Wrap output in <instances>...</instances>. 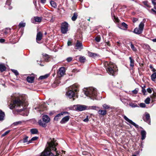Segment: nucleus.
I'll return each instance as SVG.
<instances>
[{
    "label": "nucleus",
    "mask_w": 156,
    "mask_h": 156,
    "mask_svg": "<svg viewBox=\"0 0 156 156\" xmlns=\"http://www.w3.org/2000/svg\"><path fill=\"white\" fill-rule=\"evenodd\" d=\"M58 145L55 139H50L47 143V147L42 152L40 156H59V154L56 151L55 147Z\"/></svg>",
    "instance_id": "nucleus-1"
},
{
    "label": "nucleus",
    "mask_w": 156,
    "mask_h": 156,
    "mask_svg": "<svg viewBox=\"0 0 156 156\" xmlns=\"http://www.w3.org/2000/svg\"><path fill=\"white\" fill-rule=\"evenodd\" d=\"M12 101L9 108L11 109L23 106L24 101L22 100V97L18 94H13L12 96Z\"/></svg>",
    "instance_id": "nucleus-2"
},
{
    "label": "nucleus",
    "mask_w": 156,
    "mask_h": 156,
    "mask_svg": "<svg viewBox=\"0 0 156 156\" xmlns=\"http://www.w3.org/2000/svg\"><path fill=\"white\" fill-rule=\"evenodd\" d=\"M107 72L110 75L115 76L117 74L118 69L116 66L111 62H106L105 64Z\"/></svg>",
    "instance_id": "nucleus-3"
},
{
    "label": "nucleus",
    "mask_w": 156,
    "mask_h": 156,
    "mask_svg": "<svg viewBox=\"0 0 156 156\" xmlns=\"http://www.w3.org/2000/svg\"><path fill=\"white\" fill-rule=\"evenodd\" d=\"M83 92L85 95L93 100L97 99L98 92L97 90L93 87H89L85 88Z\"/></svg>",
    "instance_id": "nucleus-4"
},
{
    "label": "nucleus",
    "mask_w": 156,
    "mask_h": 156,
    "mask_svg": "<svg viewBox=\"0 0 156 156\" xmlns=\"http://www.w3.org/2000/svg\"><path fill=\"white\" fill-rule=\"evenodd\" d=\"M70 90L66 93L67 97L70 98H74L76 96H77V93L79 90V85L77 84H75L69 88Z\"/></svg>",
    "instance_id": "nucleus-5"
},
{
    "label": "nucleus",
    "mask_w": 156,
    "mask_h": 156,
    "mask_svg": "<svg viewBox=\"0 0 156 156\" xmlns=\"http://www.w3.org/2000/svg\"><path fill=\"white\" fill-rule=\"evenodd\" d=\"M42 120L40 119L39 120V125L44 127L46 126V123L49 122L50 120L49 117L47 115H44L42 117Z\"/></svg>",
    "instance_id": "nucleus-6"
},
{
    "label": "nucleus",
    "mask_w": 156,
    "mask_h": 156,
    "mask_svg": "<svg viewBox=\"0 0 156 156\" xmlns=\"http://www.w3.org/2000/svg\"><path fill=\"white\" fill-rule=\"evenodd\" d=\"M144 26V22H141L139 24V27L135 28L133 31V32L137 34H141L143 31Z\"/></svg>",
    "instance_id": "nucleus-7"
},
{
    "label": "nucleus",
    "mask_w": 156,
    "mask_h": 156,
    "mask_svg": "<svg viewBox=\"0 0 156 156\" xmlns=\"http://www.w3.org/2000/svg\"><path fill=\"white\" fill-rule=\"evenodd\" d=\"M73 109L76 110L81 111L89 109V108L87 106L85 105H77L73 106Z\"/></svg>",
    "instance_id": "nucleus-8"
},
{
    "label": "nucleus",
    "mask_w": 156,
    "mask_h": 156,
    "mask_svg": "<svg viewBox=\"0 0 156 156\" xmlns=\"http://www.w3.org/2000/svg\"><path fill=\"white\" fill-rule=\"evenodd\" d=\"M68 24L66 22L62 23L61 24V30L62 33L66 34L68 30Z\"/></svg>",
    "instance_id": "nucleus-9"
},
{
    "label": "nucleus",
    "mask_w": 156,
    "mask_h": 156,
    "mask_svg": "<svg viewBox=\"0 0 156 156\" xmlns=\"http://www.w3.org/2000/svg\"><path fill=\"white\" fill-rule=\"evenodd\" d=\"M123 118L126 121H127V122H128L132 125H133L136 128H140V129H142V127H139L138 125L136 124L135 122H133L132 120L129 119L126 116L124 115L123 116Z\"/></svg>",
    "instance_id": "nucleus-10"
},
{
    "label": "nucleus",
    "mask_w": 156,
    "mask_h": 156,
    "mask_svg": "<svg viewBox=\"0 0 156 156\" xmlns=\"http://www.w3.org/2000/svg\"><path fill=\"white\" fill-rule=\"evenodd\" d=\"M65 73V68L64 67H62L59 69V71L58 73V76L59 77H62L64 75Z\"/></svg>",
    "instance_id": "nucleus-11"
},
{
    "label": "nucleus",
    "mask_w": 156,
    "mask_h": 156,
    "mask_svg": "<svg viewBox=\"0 0 156 156\" xmlns=\"http://www.w3.org/2000/svg\"><path fill=\"white\" fill-rule=\"evenodd\" d=\"M75 48L76 49L79 50L80 51L83 49L82 43L77 40L75 45Z\"/></svg>",
    "instance_id": "nucleus-12"
},
{
    "label": "nucleus",
    "mask_w": 156,
    "mask_h": 156,
    "mask_svg": "<svg viewBox=\"0 0 156 156\" xmlns=\"http://www.w3.org/2000/svg\"><path fill=\"white\" fill-rule=\"evenodd\" d=\"M145 114V117L143 118V120L144 121L150 124L151 122L150 115L147 112H146Z\"/></svg>",
    "instance_id": "nucleus-13"
},
{
    "label": "nucleus",
    "mask_w": 156,
    "mask_h": 156,
    "mask_svg": "<svg viewBox=\"0 0 156 156\" xmlns=\"http://www.w3.org/2000/svg\"><path fill=\"white\" fill-rule=\"evenodd\" d=\"M42 34L41 32H38L37 33L36 40L37 41V42L38 41H40L42 38Z\"/></svg>",
    "instance_id": "nucleus-14"
},
{
    "label": "nucleus",
    "mask_w": 156,
    "mask_h": 156,
    "mask_svg": "<svg viewBox=\"0 0 156 156\" xmlns=\"http://www.w3.org/2000/svg\"><path fill=\"white\" fill-rule=\"evenodd\" d=\"M130 60V66L132 69H133L134 66V60L131 57L129 58Z\"/></svg>",
    "instance_id": "nucleus-15"
},
{
    "label": "nucleus",
    "mask_w": 156,
    "mask_h": 156,
    "mask_svg": "<svg viewBox=\"0 0 156 156\" xmlns=\"http://www.w3.org/2000/svg\"><path fill=\"white\" fill-rule=\"evenodd\" d=\"M69 116H66L62 118L60 122L62 124L64 123L67 122L69 120Z\"/></svg>",
    "instance_id": "nucleus-16"
},
{
    "label": "nucleus",
    "mask_w": 156,
    "mask_h": 156,
    "mask_svg": "<svg viewBox=\"0 0 156 156\" xmlns=\"http://www.w3.org/2000/svg\"><path fill=\"white\" fill-rule=\"evenodd\" d=\"M98 113L100 115L104 116L107 114V111L105 110H99L98 111Z\"/></svg>",
    "instance_id": "nucleus-17"
},
{
    "label": "nucleus",
    "mask_w": 156,
    "mask_h": 156,
    "mask_svg": "<svg viewBox=\"0 0 156 156\" xmlns=\"http://www.w3.org/2000/svg\"><path fill=\"white\" fill-rule=\"evenodd\" d=\"M141 139L142 140H144L146 137V132L144 130H142L141 132Z\"/></svg>",
    "instance_id": "nucleus-18"
},
{
    "label": "nucleus",
    "mask_w": 156,
    "mask_h": 156,
    "mask_svg": "<svg viewBox=\"0 0 156 156\" xmlns=\"http://www.w3.org/2000/svg\"><path fill=\"white\" fill-rule=\"evenodd\" d=\"M34 77L33 76H29L27 78V80L29 83H32L33 82Z\"/></svg>",
    "instance_id": "nucleus-19"
},
{
    "label": "nucleus",
    "mask_w": 156,
    "mask_h": 156,
    "mask_svg": "<svg viewBox=\"0 0 156 156\" xmlns=\"http://www.w3.org/2000/svg\"><path fill=\"white\" fill-rule=\"evenodd\" d=\"M5 116L4 113L0 109V121H2L4 119Z\"/></svg>",
    "instance_id": "nucleus-20"
},
{
    "label": "nucleus",
    "mask_w": 156,
    "mask_h": 156,
    "mask_svg": "<svg viewBox=\"0 0 156 156\" xmlns=\"http://www.w3.org/2000/svg\"><path fill=\"white\" fill-rule=\"evenodd\" d=\"M43 58L44 59V60L46 62H48L49 61V56L48 55L45 54L44 55H43Z\"/></svg>",
    "instance_id": "nucleus-21"
},
{
    "label": "nucleus",
    "mask_w": 156,
    "mask_h": 156,
    "mask_svg": "<svg viewBox=\"0 0 156 156\" xmlns=\"http://www.w3.org/2000/svg\"><path fill=\"white\" fill-rule=\"evenodd\" d=\"M78 15L77 13L76 12H75L73 14V16H72L71 18L72 20L73 21H75L76 20L77 18Z\"/></svg>",
    "instance_id": "nucleus-22"
},
{
    "label": "nucleus",
    "mask_w": 156,
    "mask_h": 156,
    "mask_svg": "<svg viewBox=\"0 0 156 156\" xmlns=\"http://www.w3.org/2000/svg\"><path fill=\"white\" fill-rule=\"evenodd\" d=\"M6 68L3 65L0 64V71L1 72H3L5 70Z\"/></svg>",
    "instance_id": "nucleus-23"
},
{
    "label": "nucleus",
    "mask_w": 156,
    "mask_h": 156,
    "mask_svg": "<svg viewBox=\"0 0 156 156\" xmlns=\"http://www.w3.org/2000/svg\"><path fill=\"white\" fill-rule=\"evenodd\" d=\"M63 114L62 112L60 113L57 114L54 118V119L55 120H58L59 119H60V117L61 115H62Z\"/></svg>",
    "instance_id": "nucleus-24"
},
{
    "label": "nucleus",
    "mask_w": 156,
    "mask_h": 156,
    "mask_svg": "<svg viewBox=\"0 0 156 156\" xmlns=\"http://www.w3.org/2000/svg\"><path fill=\"white\" fill-rule=\"evenodd\" d=\"M30 132L31 133L33 134H37L38 132V130L36 129H31Z\"/></svg>",
    "instance_id": "nucleus-25"
},
{
    "label": "nucleus",
    "mask_w": 156,
    "mask_h": 156,
    "mask_svg": "<svg viewBox=\"0 0 156 156\" xmlns=\"http://www.w3.org/2000/svg\"><path fill=\"white\" fill-rule=\"evenodd\" d=\"M113 20L115 22L118 23L119 21V20L117 17H116L114 14L112 15Z\"/></svg>",
    "instance_id": "nucleus-26"
},
{
    "label": "nucleus",
    "mask_w": 156,
    "mask_h": 156,
    "mask_svg": "<svg viewBox=\"0 0 156 156\" xmlns=\"http://www.w3.org/2000/svg\"><path fill=\"white\" fill-rule=\"evenodd\" d=\"M151 80L153 81H154L155 80V79H156V72H155L153 73L151 76Z\"/></svg>",
    "instance_id": "nucleus-27"
},
{
    "label": "nucleus",
    "mask_w": 156,
    "mask_h": 156,
    "mask_svg": "<svg viewBox=\"0 0 156 156\" xmlns=\"http://www.w3.org/2000/svg\"><path fill=\"white\" fill-rule=\"evenodd\" d=\"M50 3L52 7L56 8L57 7V5L56 3L53 1H51L50 2Z\"/></svg>",
    "instance_id": "nucleus-28"
},
{
    "label": "nucleus",
    "mask_w": 156,
    "mask_h": 156,
    "mask_svg": "<svg viewBox=\"0 0 156 156\" xmlns=\"http://www.w3.org/2000/svg\"><path fill=\"white\" fill-rule=\"evenodd\" d=\"M129 105L132 108L139 107V106L135 103L131 102L129 103Z\"/></svg>",
    "instance_id": "nucleus-29"
},
{
    "label": "nucleus",
    "mask_w": 156,
    "mask_h": 156,
    "mask_svg": "<svg viewBox=\"0 0 156 156\" xmlns=\"http://www.w3.org/2000/svg\"><path fill=\"white\" fill-rule=\"evenodd\" d=\"M34 20L36 22H40L41 21L42 18L41 17L37 16L34 17Z\"/></svg>",
    "instance_id": "nucleus-30"
},
{
    "label": "nucleus",
    "mask_w": 156,
    "mask_h": 156,
    "mask_svg": "<svg viewBox=\"0 0 156 156\" xmlns=\"http://www.w3.org/2000/svg\"><path fill=\"white\" fill-rule=\"evenodd\" d=\"M49 74H47L44 76H41L39 79L40 80H42L46 79L48 78L49 76Z\"/></svg>",
    "instance_id": "nucleus-31"
},
{
    "label": "nucleus",
    "mask_w": 156,
    "mask_h": 156,
    "mask_svg": "<svg viewBox=\"0 0 156 156\" xmlns=\"http://www.w3.org/2000/svg\"><path fill=\"white\" fill-rule=\"evenodd\" d=\"M85 60V58L83 56H80L79 58V60L81 63L84 62Z\"/></svg>",
    "instance_id": "nucleus-32"
},
{
    "label": "nucleus",
    "mask_w": 156,
    "mask_h": 156,
    "mask_svg": "<svg viewBox=\"0 0 156 156\" xmlns=\"http://www.w3.org/2000/svg\"><path fill=\"white\" fill-rule=\"evenodd\" d=\"M102 107L103 108L105 109V110L106 109H109L110 108V106L107 105L106 104H104L102 105Z\"/></svg>",
    "instance_id": "nucleus-33"
},
{
    "label": "nucleus",
    "mask_w": 156,
    "mask_h": 156,
    "mask_svg": "<svg viewBox=\"0 0 156 156\" xmlns=\"http://www.w3.org/2000/svg\"><path fill=\"white\" fill-rule=\"evenodd\" d=\"M156 97V93H154L153 94L151 95V98L152 99V100H154Z\"/></svg>",
    "instance_id": "nucleus-34"
},
{
    "label": "nucleus",
    "mask_w": 156,
    "mask_h": 156,
    "mask_svg": "<svg viewBox=\"0 0 156 156\" xmlns=\"http://www.w3.org/2000/svg\"><path fill=\"white\" fill-rule=\"evenodd\" d=\"M101 38L100 36H98L95 38V40L98 42L100 41Z\"/></svg>",
    "instance_id": "nucleus-35"
},
{
    "label": "nucleus",
    "mask_w": 156,
    "mask_h": 156,
    "mask_svg": "<svg viewBox=\"0 0 156 156\" xmlns=\"http://www.w3.org/2000/svg\"><path fill=\"white\" fill-rule=\"evenodd\" d=\"M130 47L133 51H136V48L134 46V45L132 43H131Z\"/></svg>",
    "instance_id": "nucleus-36"
},
{
    "label": "nucleus",
    "mask_w": 156,
    "mask_h": 156,
    "mask_svg": "<svg viewBox=\"0 0 156 156\" xmlns=\"http://www.w3.org/2000/svg\"><path fill=\"white\" fill-rule=\"evenodd\" d=\"M150 99L149 97H147L145 100V102L146 104H149L150 103Z\"/></svg>",
    "instance_id": "nucleus-37"
},
{
    "label": "nucleus",
    "mask_w": 156,
    "mask_h": 156,
    "mask_svg": "<svg viewBox=\"0 0 156 156\" xmlns=\"http://www.w3.org/2000/svg\"><path fill=\"white\" fill-rule=\"evenodd\" d=\"M19 26L20 27H24L25 26V23L21 22L19 23Z\"/></svg>",
    "instance_id": "nucleus-38"
},
{
    "label": "nucleus",
    "mask_w": 156,
    "mask_h": 156,
    "mask_svg": "<svg viewBox=\"0 0 156 156\" xmlns=\"http://www.w3.org/2000/svg\"><path fill=\"white\" fill-rule=\"evenodd\" d=\"M88 55L92 57H95L97 55V54L92 52H89Z\"/></svg>",
    "instance_id": "nucleus-39"
},
{
    "label": "nucleus",
    "mask_w": 156,
    "mask_h": 156,
    "mask_svg": "<svg viewBox=\"0 0 156 156\" xmlns=\"http://www.w3.org/2000/svg\"><path fill=\"white\" fill-rule=\"evenodd\" d=\"M28 137L27 136H26L23 139V143H27L28 142Z\"/></svg>",
    "instance_id": "nucleus-40"
},
{
    "label": "nucleus",
    "mask_w": 156,
    "mask_h": 156,
    "mask_svg": "<svg viewBox=\"0 0 156 156\" xmlns=\"http://www.w3.org/2000/svg\"><path fill=\"white\" fill-rule=\"evenodd\" d=\"M12 71L15 74L16 76H18L19 75V73L17 70L15 69H11Z\"/></svg>",
    "instance_id": "nucleus-41"
},
{
    "label": "nucleus",
    "mask_w": 156,
    "mask_h": 156,
    "mask_svg": "<svg viewBox=\"0 0 156 156\" xmlns=\"http://www.w3.org/2000/svg\"><path fill=\"white\" fill-rule=\"evenodd\" d=\"M10 132V130H8L6 131L5 133H4L3 134L2 136H1L2 137H4L6 135H7V134H8L9 132Z\"/></svg>",
    "instance_id": "nucleus-42"
},
{
    "label": "nucleus",
    "mask_w": 156,
    "mask_h": 156,
    "mask_svg": "<svg viewBox=\"0 0 156 156\" xmlns=\"http://www.w3.org/2000/svg\"><path fill=\"white\" fill-rule=\"evenodd\" d=\"M90 108V109H94L96 110H97L99 108L98 107L96 106H92Z\"/></svg>",
    "instance_id": "nucleus-43"
},
{
    "label": "nucleus",
    "mask_w": 156,
    "mask_h": 156,
    "mask_svg": "<svg viewBox=\"0 0 156 156\" xmlns=\"http://www.w3.org/2000/svg\"><path fill=\"white\" fill-rule=\"evenodd\" d=\"M139 89L138 88H136L134 90L132 91V93L134 94H136L138 93Z\"/></svg>",
    "instance_id": "nucleus-44"
},
{
    "label": "nucleus",
    "mask_w": 156,
    "mask_h": 156,
    "mask_svg": "<svg viewBox=\"0 0 156 156\" xmlns=\"http://www.w3.org/2000/svg\"><path fill=\"white\" fill-rule=\"evenodd\" d=\"M22 123V122L20 121L16 122L13 123V125L14 126H17L19 124H20Z\"/></svg>",
    "instance_id": "nucleus-45"
},
{
    "label": "nucleus",
    "mask_w": 156,
    "mask_h": 156,
    "mask_svg": "<svg viewBox=\"0 0 156 156\" xmlns=\"http://www.w3.org/2000/svg\"><path fill=\"white\" fill-rule=\"evenodd\" d=\"M122 26H123V27L126 28H128L127 25L124 22H122Z\"/></svg>",
    "instance_id": "nucleus-46"
},
{
    "label": "nucleus",
    "mask_w": 156,
    "mask_h": 156,
    "mask_svg": "<svg viewBox=\"0 0 156 156\" xmlns=\"http://www.w3.org/2000/svg\"><path fill=\"white\" fill-rule=\"evenodd\" d=\"M149 67L151 69V71L152 72H154L156 71V69L153 68V66L151 65H150Z\"/></svg>",
    "instance_id": "nucleus-47"
},
{
    "label": "nucleus",
    "mask_w": 156,
    "mask_h": 156,
    "mask_svg": "<svg viewBox=\"0 0 156 156\" xmlns=\"http://www.w3.org/2000/svg\"><path fill=\"white\" fill-rule=\"evenodd\" d=\"M145 87V86H144V87H142V93H143L144 94H145L146 92V90L144 88Z\"/></svg>",
    "instance_id": "nucleus-48"
},
{
    "label": "nucleus",
    "mask_w": 156,
    "mask_h": 156,
    "mask_svg": "<svg viewBox=\"0 0 156 156\" xmlns=\"http://www.w3.org/2000/svg\"><path fill=\"white\" fill-rule=\"evenodd\" d=\"M10 31V29H8V28H6L4 32L6 34H7L9 33V32Z\"/></svg>",
    "instance_id": "nucleus-49"
},
{
    "label": "nucleus",
    "mask_w": 156,
    "mask_h": 156,
    "mask_svg": "<svg viewBox=\"0 0 156 156\" xmlns=\"http://www.w3.org/2000/svg\"><path fill=\"white\" fill-rule=\"evenodd\" d=\"M140 107L145 108L146 107V105L144 103H141L140 105Z\"/></svg>",
    "instance_id": "nucleus-50"
},
{
    "label": "nucleus",
    "mask_w": 156,
    "mask_h": 156,
    "mask_svg": "<svg viewBox=\"0 0 156 156\" xmlns=\"http://www.w3.org/2000/svg\"><path fill=\"white\" fill-rule=\"evenodd\" d=\"M72 60V58L70 57H68L66 59L67 61L68 62H71Z\"/></svg>",
    "instance_id": "nucleus-51"
},
{
    "label": "nucleus",
    "mask_w": 156,
    "mask_h": 156,
    "mask_svg": "<svg viewBox=\"0 0 156 156\" xmlns=\"http://www.w3.org/2000/svg\"><path fill=\"white\" fill-rule=\"evenodd\" d=\"M143 3L145 5L147 6V7H149V5L147 4L148 2L147 1H145L143 2Z\"/></svg>",
    "instance_id": "nucleus-52"
},
{
    "label": "nucleus",
    "mask_w": 156,
    "mask_h": 156,
    "mask_svg": "<svg viewBox=\"0 0 156 156\" xmlns=\"http://www.w3.org/2000/svg\"><path fill=\"white\" fill-rule=\"evenodd\" d=\"M144 45L146 47V49L148 50H150V47L148 45L146 44H145Z\"/></svg>",
    "instance_id": "nucleus-53"
},
{
    "label": "nucleus",
    "mask_w": 156,
    "mask_h": 156,
    "mask_svg": "<svg viewBox=\"0 0 156 156\" xmlns=\"http://www.w3.org/2000/svg\"><path fill=\"white\" fill-rule=\"evenodd\" d=\"M147 91L149 93H151L152 92V90L150 88H148L147 89Z\"/></svg>",
    "instance_id": "nucleus-54"
},
{
    "label": "nucleus",
    "mask_w": 156,
    "mask_h": 156,
    "mask_svg": "<svg viewBox=\"0 0 156 156\" xmlns=\"http://www.w3.org/2000/svg\"><path fill=\"white\" fill-rule=\"evenodd\" d=\"M37 138L38 137L37 136L31 138V140H33V141H34L37 140Z\"/></svg>",
    "instance_id": "nucleus-55"
},
{
    "label": "nucleus",
    "mask_w": 156,
    "mask_h": 156,
    "mask_svg": "<svg viewBox=\"0 0 156 156\" xmlns=\"http://www.w3.org/2000/svg\"><path fill=\"white\" fill-rule=\"evenodd\" d=\"M88 116H87L86 118L83 120V121L85 122H87L88 121L89 119L88 118Z\"/></svg>",
    "instance_id": "nucleus-56"
},
{
    "label": "nucleus",
    "mask_w": 156,
    "mask_h": 156,
    "mask_svg": "<svg viewBox=\"0 0 156 156\" xmlns=\"http://www.w3.org/2000/svg\"><path fill=\"white\" fill-rule=\"evenodd\" d=\"M138 20V19L136 18H134L133 19V21L134 23H135L136 21Z\"/></svg>",
    "instance_id": "nucleus-57"
},
{
    "label": "nucleus",
    "mask_w": 156,
    "mask_h": 156,
    "mask_svg": "<svg viewBox=\"0 0 156 156\" xmlns=\"http://www.w3.org/2000/svg\"><path fill=\"white\" fill-rule=\"evenodd\" d=\"M88 154V152L84 151L82 152V154L83 155H87Z\"/></svg>",
    "instance_id": "nucleus-58"
},
{
    "label": "nucleus",
    "mask_w": 156,
    "mask_h": 156,
    "mask_svg": "<svg viewBox=\"0 0 156 156\" xmlns=\"http://www.w3.org/2000/svg\"><path fill=\"white\" fill-rule=\"evenodd\" d=\"M105 45H107V46H110V44L109 43V41H108V42H105Z\"/></svg>",
    "instance_id": "nucleus-59"
},
{
    "label": "nucleus",
    "mask_w": 156,
    "mask_h": 156,
    "mask_svg": "<svg viewBox=\"0 0 156 156\" xmlns=\"http://www.w3.org/2000/svg\"><path fill=\"white\" fill-rule=\"evenodd\" d=\"M5 41V40L3 39H0V42L2 43L4 42Z\"/></svg>",
    "instance_id": "nucleus-60"
},
{
    "label": "nucleus",
    "mask_w": 156,
    "mask_h": 156,
    "mask_svg": "<svg viewBox=\"0 0 156 156\" xmlns=\"http://www.w3.org/2000/svg\"><path fill=\"white\" fill-rule=\"evenodd\" d=\"M152 2L153 4L154 5H156V2H155V0H152Z\"/></svg>",
    "instance_id": "nucleus-61"
},
{
    "label": "nucleus",
    "mask_w": 156,
    "mask_h": 156,
    "mask_svg": "<svg viewBox=\"0 0 156 156\" xmlns=\"http://www.w3.org/2000/svg\"><path fill=\"white\" fill-rule=\"evenodd\" d=\"M41 2L43 4H44L46 2V0H41Z\"/></svg>",
    "instance_id": "nucleus-62"
},
{
    "label": "nucleus",
    "mask_w": 156,
    "mask_h": 156,
    "mask_svg": "<svg viewBox=\"0 0 156 156\" xmlns=\"http://www.w3.org/2000/svg\"><path fill=\"white\" fill-rule=\"evenodd\" d=\"M71 43H72L71 42L69 41L68 42L67 45L68 46H69L70 45H71Z\"/></svg>",
    "instance_id": "nucleus-63"
},
{
    "label": "nucleus",
    "mask_w": 156,
    "mask_h": 156,
    "mask_svg": "<svg viewBox=\"0 0 156 156\" xmlns=\"http://www.w3.org/2000/svg\"><path fill=\"white\" fill-rule=\"evenodd\" d=\"M32 141H33V140H31V139L30 140L28 141V142H27V144H29L32 143Z\"/></svg>",
    "instance_id": "nucleus-64"
}]
</instances>
